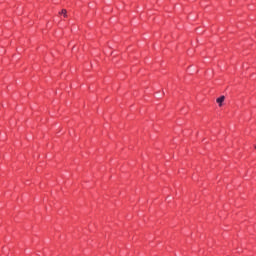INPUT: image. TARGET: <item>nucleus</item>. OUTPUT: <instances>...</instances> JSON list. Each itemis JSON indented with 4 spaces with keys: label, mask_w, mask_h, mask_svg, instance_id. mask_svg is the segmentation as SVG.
I'll return each instance as SVG.
<instances>
[{
    "label": "nucleus",
    "mask_w": 256,
    "mask_h": 256,
    "mask_svg": "<svg viewBox=\"0 0 256 256\" xmlns=\"http://www.w3.org/2000/svg\"><path fill=\"white\" fill-rule=\"evenodd\" d=\"M60 15H63L64 17H67V10L62 9V11L60 12Z\"/></svg>",
    "instance_id": "obj_2"
},
{
    "label": "nucleus",
    "mask_w": 256,
    "mask_h": 256,
    "mask_svg": "<svg viewBox=\"0 0 256 256\" xmlns=\"http://www.w3.org/2000/svg\"><path fill=\"white\" fill-rule=\"evenodd\" d=\"M223 101H225V96H220L219 98L216 99V103L219 104V107H221L223 104Z\"/></svg>",
    "instance_id": "obj_1"
},
{
    "label": "nucleus",
    "mask_w": 256,
    "mask_h": 256,
    "mask_svg": "<svg viewBox=\"0 0 256 256\" xmlns=\"http://www.w3.org/2000/svg\"><path fill=\"white\" fill-rule=\"evenodd\" d=\"M255 149H256V145H255Z\"/></svg>",
    "instance_id": "obj_3"
}]
</instances>
